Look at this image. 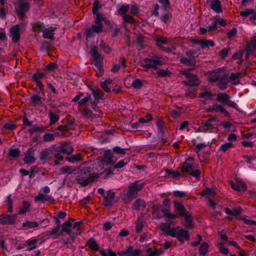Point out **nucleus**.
I'll use <instances>...</instances> for the list:
<instances>
[{
	"mask_svg": "<svg viewBox=\"0 0 256 256\" xmlns=\"http://www.w3.org/2000/svg\"><path fill=\"white\" fill-rule=\"evenodd\" d=\"M152 119V116L148 114H146L144 117L140 118L138 120V122L140 124H146L149 122Z\"/></svg>",
	"mask_w": 256,
	"mask_h": 256,
	"instance_id": "bf43d9fd",
	"label": "nucleus"
},
{
	"mask_svg": "<svg viewBox=\"0 0 256 256\" xmlns=\"http://www.w3.org/2000/svg\"><path fill=\"white\" fill-rule=\"evenodd\" d=\"M102 22H103L106 25L110 28H113V24H112L111 22L106 18V17L102 16L100 14V18Z\"/></svg>",
	"mask_w": 256,
	"mask_h": 256,
	"instance_id": "e2e57ef3",
	"label": "nucleus"
},
{
	"mask_svg": "<svg viewBox=\"0 0 256 256\" xmlns=\"http://www.w3.org/2000/svg\"><path fill=\"white\" fill-rule=\"evenodd\" d=\"M146 252L147 253L146 256H158L160 254V252H158V250L154 246L148 248Z\"/></svg>",
	"mask_w": 256,
	"mask_h": 256,
	"instance_id": "a19ab883",
	"label": "nucleus"
},
{
	"mask_svg": "<svg viewBox=\"0 0 256 256\" xmlns=\"http://www.w3.org/2000/svg\"><path fill=\"white\" fill-rule=\"evenodd\" d=\"M172 74V72L166 69L161 68L156 72L158 78H166L170 77Z\"/></svg>",
	"mask_w": 256,
	"mask_h": 256,
	"instance_id": "2f4dec72",
	"label": "nucleus"
},
{
	"mask_svg": "<svg viewBox=\"0 0 256 256\" xmlns=\"http://www.w3.org/2000/svg\"><path fill=\"white\" fill-rule=\"evenodd\" d=\"M104 206L108 207L114 205L117 202V200H115V192L112 190H108L104 198Z\"/></svg>",
	"mask_w": 256,
	"mask_h": 256,
	"instance_id": "4468645a",
	"label": "nucleus"
},
{
	"mask_svg": "<svg viewBox=\"0 0 256 256\" xmlns=\"http://www.w3.org/2000/svg\"><path fill=\"white\" fill-rule=\"evenodd\" d=\"M51 154L54 156L56 158L63 160L62 154L70 155L74 152V148L69 142H64L60 146L52 145L49 150Z\"/></svg>",
	"mask_w": 256,
	"mask_h": 256,
	"instance_id": "7ed1b4c3",
	"label": "nucleus"
},
{
	"mask_svg": "<svg viewBox=\"0 0 256 256\" xmlns=\"http://www.w3.org/2000/svg\"><path fill=\"white\" fill-rule=\"evenodd\" d=\"M30 206V202L26 200H24L22 202V208L20 209L18 211V214H25L29 210Z\"/></svg>",
	"mask_w": 256,
	"mask_h": 256,
	"instance_id": "c03bdc74",
	"label": "nucleus"
},
{
	"mask_svg": "<svg viewBox=\"0 0 256 256\" xmlns=\"http://www.w3.org/2000/svg\"><path fill=\"white\" fill-rule=\"evenodd\" d=\"M54 139V134L50 133H46L42 137V142H51Z\"/></svg>",
	"mask_w": 256,
	"mask_h": 256,
	"instance_id": "6e6d98bb",
	"label": "nucleus"
},
{
	"mask_svg": "<svg viewBox=\"0 0 256 256\" xmlns=\"http://www.w3.org/2000/svg\"><path fill=\"white\" fill-rule=\"evenodd\" d=\"M114 158L112 151L110 150H106L104 152L102 162L106 166H112L115 164L116 160V159Z\"/></svg>",
	"mask_w": 256,
	"mask_h": 256,
	"instance_id": "ddd939ff",
	"label": "nucleus"
},
{
	"mask_svg": "<svg viewBox=\"0 0 256 256\" xmlns=\"http://www.w3.org/2000/svg\"><path fill=\"white\" fill-rule=\"evenodd\" d=\"M208 244L207 242H202L199 249L200 254L202 256H204L208 252Z\"/></svg>",
	"mask_w": 256,
	"mask_h": 256,
	"instance_id": "a18cd8bd",
	"label": "nucleus"
},
{
	"mask_svg": "<svg viewBox=\"0 0 256 256\" xmlns=\"http://www.w3.org/2000/svg\"><path fill=\"white\" fill-rule=\"evenodd\" d=\"M145 184L144 182L139 184L138 180L131 183L128 188V189L126 196L122 198L124 203L128 204L132 199L137 197L138 192L143 188Z\"/></svg>",
	"mask_w": 256,
	"mask_h": 256,
	"instance_id": "39448f33",
	"label": "nucleus"
},
{
	"mask_svg": "<svg viewBox=\"0 0 256 256\" xmlns=\"http://www.w3.org/2000/svg\"><path fill=\"white\" fill-rule=\"evenodd\" d=\"M89 53L94 62V66L104 64V57L99 53L97 46H94L92 47L90 49Z\"/></svg>",
	"mask_w": 256,
	"mask_h": 256,
	"instance_id": "1a4fd4ad",
	"label": "nucleus"
},
{
	"mask_svg": "<svg viewBox=\"0 0 256 256\" xmlns=\"http://www.w3.org/2000/svg\"><path fill=\"white\" fill-rule=\"evenodd\" d=\"M128 148H122L120 146H114L112 148V151L118 154H125L126 151L128 150Z\"/></svg>",
	"mask_w": 256,
	"mask_h": 256,
	"instance_id": "052dcab7",
	"label": "nucleus"
},
{
	"mask_svg": "<svg viewBox=\"0 0 256 256\" xmlns=\"http://www.w3.org/2000/svg\"><path fill=\"white\" fill-rule=\"evenodd\" d=\"M30 8V6L28 3L20 2L18 6L16 8V13L20 18L22 19L26 12H28Z\"/></svg>",
	"mask_w": 256,
	"mask_h": 256,
	"instance_id": "9b49d317",
	"label": "nucleus"
},
{
	"mask_svg": "<svg viewBox=\"0 0 256 256\" xmlns=\"http://www.w3.org/2000/svg\"><path fill=\"white\" fill-rule=\"evenodd\" d=\"M48 116L50 118V124H55L56 122L60 118V116L54 114L52 111H50L48 112Z\"/></svg>",
	"mask_w": 256,
	"mask_h": 256,
	"instance_id": "3c124183",
	"label": "nucleus"
},
{
	"mask_svg": "<svg viewBox=\"0 0 256 256\" xmlns=\"http://www.w3.org/2000/svg\"><path fill=\"white\" fill-rule=\"evenodd\" d=\"M208 112H221L224 114L226 116H229L230 114L228 111L222 104H215L212 106L206 109Z\"/></svg>",
	"mask_w": 256,
	"mask_h": 256,
	"instance_id": "dca6fc26",
	"label": "nucleus"
},
{
	"mask_svg": "<svg viewBox=\"0 0 256 256\" xmlns=\"http://www.w3.org/2000/svg\"><path fill=\"white\" fill-rule=\"evenodd\" d=\"M179 228V226L171 228L169 224L162 223L160 229L167 235L176 238L180 243H184V240L188 241L190 240V235L188 230L183 228Z\"/></svg>",
	"mask_w": 256,
	"mask_h": 256,
	"instance_id": "f03ea898",
	"label": "nucleus"
},
{
	"mask_svg": "<svg viewBox=\"0 0 256 256\" xmlns=\"http://www.w3.org/2000/svg\"><path fill=\"white\" fill-rule=\"evenodd\" d=\"M238 219L242 220L244 222V223L247 225H250V226L255 225V226H256V222L252 220L247 219L242 216H240L238 218Z\"/></svg>",
	"mask_w": 256,
	"mask_h": 256,
	"instance_id": "69168bd1",
	"label": "nucleus"
},
{
	"mask_svg": "<svg viewBox=\"0 0 256 256\" xmlns=\"http://www.w3.org/2000/svg\"><path fill=\"white\" fill-rule=\"evenodd\" d=\"M180 61L181 64H182L186 66L194 67L196 66V60L194 59L182 57L180 58Z\"/></svg>",
	"mask_w": 256,
	"mask_h": 256,
	"instance_id": "cd10ccee",
	"label": "nucleus"
},
{
	"mask_svg": "<svg viewBox=\"0 0 256 256\" xmlns=\"http://www.w3.org/2000/svg\"><path fill=\"white\" fill-rule=\"evenodd\" d=\"M124 22L130 24H135L136 23V20L132 16L129 14L125 15L122 16Z\"/></svg>",
	"mask_w": 256,
	"mask_h": 256,
	"instance_id": "13d9d810",
	"label": "nucleus"
},
{
	"mask_svg": "<svg viewBox=\"0 0 256 256\" xmlns=\"http://www.w3.org/2000/svg\"><path fill=\"white\" fill-rule=\"evenodd\" d=\"M44 29V26L42 22H36L32 24V30L36 32H43Z\"/></svg>",
	"mask_w": 256,
	"mask_h": 256,
	"instance_id": "37998d69",
	"label": "nucleus"
},
{
	"mask_svg": "<svg viewBox=\"0 0 256 256\" xmlns=\"http://www.w3.org/2000/svg\"><path fill=\"white\" fill-rule=\"evenodd\" d=\"M99 46L102 50L108 54H110L112 52V49L103 40L100 42Z\"/></svg>",
	"mask_w": 256,
	"mask_h": 256,
	"instance_id": "e433bc0d",
	"label": "nucleus"
},
{
	"mask_svg": "<svg viewBox=\"0 0 256 256\" xmlns=\"http://www.w3.org/2000/svg\"><path fill=\"white\" fill-rule=\"evenodd\" d=\"M54 34V30L44 28L43 30L42 37L46 39L52 40Z\"/></svg>",
	"mask_w": 256,
	"mask_h": 256,
	"instance_id": "58836bf2",
	"label": "nucleus"
},
{
	"mask_svg": "<svg viewBox=\"0 0 256 256\" xmlns=\"http://www.w3.org/2000/svg\"><path fill=\"white\" fill-rule=\"evenodd\" d=\"M128 164V162L125 160H122L117 162L116 164H114V168L116 169L121 168H124Z\"/></svg>",
	"mask_w": 256,
	"mask_h": 256,
	"instance_id": "680f3d73",
	"label": "nucleus"
},
{
	"mask_svg": "<svg viewBox=\"0 0 256 256\" xmlns=\"http://www.w3.org/2000/svg\"><path fill=\"white\" fill-rule=\"evenodd\" d=\"M112 80L110 78H108L104 82H102L101 87L106 92H111V89L108 86L112 84Z\"/></svg>",
	"mask_w": 256,
	"mask_h": 256,
	"instance_id": "4c0bfd02",
	"label": "nucleus"
},
{
	"mask_svg": "<svg viewBox=\"0 0 256 256\" xmlns=\"http://www.w3.org/2000/svg\"><path fill=\"white\" fill-rule=\"evenodd\" d=\"M144 85V80L140 78L134 80L132 84V86L134 89H140Z\"/></svg>",
	"mask_w": 256,
	"mask_h": 256,
	"instance_id": "ea45409f",
	"label": "nucleus"
},
{
	"mask_svg": "<svg viewBox=\"0 0 256 256\" xmlns=\"http://www.w3.org/2000/svg\"><path fill=\"white\" fill-rule=\"evenodd\" d=\"M214 129H216V128L214 126L208 122V120L206 122L202 123L200 128V130L204 132H212L214 131Z\"/></svg>",
	"mask_w": 256,
	"mask_h": 256,
	"instance_id": "4be33fe9",
	"label": "nucleus"
},
{
	"mask_svg": "<svg viewBox=\"0 0 256 256\" xmlns=\"http://www.w3.org/2000/svg\"><path fill=\"white\" fill-rule=\"evenodd\" d=\"M91 100H92L91 94L89 93H86V95L78 102V106H86L88 102H90V105L91 106Z\"/></svg>",
	"mask_w": 256,
	"mask_h": 256,
	"instance_id": "a878e982",
	"label": "nucleus"
},
{
	"mask_svg": "<svg viewBox=\"0 0 256 256\" xmlns=\"http://www.w3.org/2000/svg\"><path fill=\"white\" fill-rule=\"evenodd\" d=\"M30 103L34 106H40L42 104V98L38 94H32L30 98Z\"/></svg>",
	"mask_w": 256,
	"mask_h": 256,
	"instance_id": "bb28decb",
	"label": "nucleus"
},
{
	"mask_svg": "<svg viewBox=\"0 0 256 256\" xmlns=\"http://www.w3.org/2000/svg\"><path fill=\"white\" fill-rule=\"evenodd\" d=\"M10 36L12 38V41L16 43L20 40V26L17 24L12 26L9 30Z\"/></svg>",
	"mask_w": 256,
	"mask_h": 256,
	"instance_id": "2eb2a0df",
	"label": "nucleus"
},
{
	"mask_svg": "<svg viewBox=\"0 0 256 256\" xmlns=\"http://www.w3.org/2000/svg\"><path fill=\"white\" fill-rule=\"evenodd\" d=\"M136 230L137 234L140 233L143 230L144 225L140 218H138L136 222Z\"/></svg>",
	"mask_w": 256,
	"mask_h": 256,
	"instance_id": "de8ad7c7",
	"label": "nucleus"
},
{
	"mask_svg": "<svg viewBox=\"0 0 256 256\" xmlns=\"http://www.w3.org/2000/svg\"><path fill=\"white\" fill-rule=\"evenodd\" d=\"M210 6L217 14H220L222 12V2L220 0H212Z\"/></svg>",
	"mask_w": 256,
	"mask_h": 256,
	"instance_id": "b1692460",
	"label": "nucleus"
},
{
	"mask_svg": "<svg viewBox=\"0 0 256 256\" xmlns=\"http://www.w3.org/2000/svg\"><path fill=\"white\" fill-rule=\"evenodd\" d=\"M49 150L50 148L46 150H43L40 152V159L41 160L46 162L50 158V154H51V152Z\"/></svg>",
	"mask_w": 256,
	"mask_h": 256,
	"instance_id": "c756f323",
	"label": "nucleus"
},
{
	"mask_svg": "<svg viewBox=\"0 0 256 256\" xmlns=\"http://www.w3.org/2000/svg\"><path fill=\"white\" fill-rule=\"evenodd\" d=\"M233 146V144L230 142H226L220 146L219 150L223 152H226Z\"/></svg>",
	"mask_w": 256,
	"mask_h": 256,
	"instance_id": "864d4df0",
	"label": "nucleus"
},
{
	"mask_svg": "<svg viewBox=\"0 0 256 256\" xmlns=\"http://www.w3.org/2000/svg\"><path fill=\"white\" fill-rule=\"evenodd\" d=\"M192 170V165L187 162H184L182 168V172L188 174Z\"/></svg>",
	"mask_w": 256,
	"mask_h": 256,
	"instance_id": "8fccbe9b",
	"label": "nucleus"
},
{
	"mask_svg": "<svg viewBox=\"0 0 256 256\" xmlns=\"http://www.w3.org/2000/svg\"><path fill=\"white\" fill-rule=\"evenodd\" d=\"M152 214L155 215L157 218L162 217L161 214V206L159 204H154L152 207Z\"/></svg>",
	"mask_w": 256,
	"mask_h": 256,
	"instance_id": "f704fd0d",
	"label": "nucleus"
},
{
	"mask_svg": "<svg viewBox=\"0 0 256 256\" xmlns=\"http://www.w3.org/2000/svg\"><path fill=\"white\" fill-rule=\"evenodd\" d=\"M156 126L160 136H162L164 135L165 130L166 129V126L164 122L162 120H158L156 122Z\"/></svg>",
	"mask_w": 256,
	"mask_h": 256,
	"instance_id": "7c9ffc66",
	"label": "nucleus"
},
{
	"mask_svg": "<svg viewBox=\"0 0 256 256\" xmlns=\"http://www.w3.org/2000/svg\"><path fill=\"white\" fill-rule=\"evenodd\" d=\"M32 80L36 83V86L38 87L42 95L44 96L45 95V92L44 90V85L42 84V82L40 80L38 79L36 75H32Z\"/></svg>",
	"mask_w": 256,
	"mask_h": 256,
	"instance_id": "c9c22d12",
	"label": "nucleus"
},
{
	"mask_svg": "<svg viewBox=\"0 0 256 256\" xmlns=\"http://www.w3.org/2000/svg\"><path fill=\"white\" fill-rule=\"evenodd\" d=\"M74 220L72 218H70L66 222L62 224V231L64 232H70L71 230L70 228H72V222H73Z\"/></svg>",
	"mask_w": 256,
	"mask_h": 256,
	"instance_id": "473e14b6",
	"label": "nucleus"
},
{
	"mask_svg": "<svg viewBox=\"0 0 256 256\" xmlns=\"http://www.w3.org/2000/svg\"><path fill=\"white\" fill-rule=\"evenodd\" d=\"M164 64V58L162 56L154 55L150 58H146L142 60V66L146 69L157 70L158 66Z\"/></svg>",
	"mask_w": 256,
	"mask_h": 256,
	"instance_id": "423d86ee",
	"label": "nucleus"
},
{
	"mask_svg": "<svg viewBox=\"0 0 256 256\" xmlns=\"http://www.w3.org/2000/svg\"><path fill=\"white\" fill-rule=\"evenodd\" d=\"M34 150L32 148H30L26 151L23 159L24 164L30 165L35 162L36 158L34 156Z\"/></svg>",
	"mask_w": 256,
	"mask_h": 256,
	"instance_id": "f3484780",
	"label": "nucleus"
},
{
	"mask_svg": "<svg viewBox=\"0 0 256 256\" xmlns=\"http://www.w3.org/2000/svg\"><path fill=\"white\" fill-rule=\"evenodd\" d=\"M17 218V214H3L0 216V225H13Z\"/></svg>",
	"mask_w": 256,
	"mask_h": 256,
	"instance_id": "9d476101",
	"label": "nucleus"
},
{
	"mask_svg": "<svg viewBox=\"0 0 256 256\" xmlns=\"http://www.w3.org/2000/svg\"><path fill=\"white\" fill-rule=\"evenodd\" d=\"M66 159L70 162L75 163L82 160V156L80 154H78L72 155L71 156L66 157Z\"/></svg>",
	"mask_w": 256,
	"mask_h": 256,
	"instance_id": "49530a36",
	"label": "nucleus"
},
{
	"mask_svg": "<svg viewBox=\"0 0 256 256\" xmlns=\"http://www.w3.org/2000/svg\"><path fill=\"white\" fill-rule=\"evenodd\" d=\"M174 207L179 216H183L184 214L187 212V210L184 204L177 200H174L172 202Z\"/></svg>",
	"mask_w": 256,
	"mask_h": 256,
	"instance_id": "a211bd4d",
	"label": "nucleus"
},
{
	"mask_svg": "<svg viewBox=\"0 0 256 256\" xmlns=\"http://www.w3.org/2000/svg\"><path fill=\"white\" fill-rule=\"evenodd\" d=\"M172 16V13L167 12L162 16H159L158 18L164 23L170 24L171 22Z\"/></svg>",
	"mask_w": 256,
	"mask_h": 256,
	"instance_id": "79ce46f5",
	"label": "nucleus"
},
{
	"mask_svg": "<svg viewBox=\"0 0 256 256\" xmlns=\"http://www.w3.org/2000/svg\"><path fill=\"white\" fill-rule=\"evenodd\" d=\"M90 90L92 92V94L94 98V100H91V108L94 110H96L98 108V104L100 102V100L102 99L104 96V94L100 89H94L91 88Z\"/></svg>",
	"mask_w": 256,
	"mask_h": 256,
	"instance_id": "6e6552de",
	"label": "nucleus"
},
{
	"mask_svg": "<svg viewBox=\"0 0 256 256\" xmlns=\"http://www.w3.org/2000/svg\"><path fill=\"white\" fill-rule=\"evenodd\" d=\"M216 100L230 108L238 110V106L236 102L230 100V96L225 92H219L217 94Z\"/></svg>",
	"mask_w": 256,
	"mask_h": 256,
	"instance_id": "0eeeda50",
	"label": "nucleus"
},
{
	"mask_svg": "<svg viewBox=\"0 0 256 256\" xmlns=\"http://www.w3.org/2000/svg\"><path fill=\"white\" fill-rule=\"evenodd\" d=\"M212 96V92L210 91L205 90L204 91L200 92L199 94V98H210Z\"/></svg>",
	"mask_w": 256,
	"mask_h": 256,
	"instance_id": "0e129e2a",
	"label": "nucleus"
},
{
	"mask_svg": "<svg viewBox=\"0 0 256 256\" xmlns=\"http://www.w3.org/2000/svg\"><path fill=\"white\" fill-rule=\"evenodd\" d=\"M77 170L76 180L82 186L96 181L99 178L98 173L92 172L91 168L85 165L80 166Z\"/></svg>",
	"mask_w": 256,
	"mask_h": 256,
	"instance_id": "f257e3e1",
	"label": "nucleus"
},
{
	"mask_svg": "<svg viewBox=\"0 0 256 256\" xmlns=\"http://www.w3.org/2000/svg\"><path fill=\"white\" fill-rule=\"evenodd\" d=\"M40 224L37 222H32L30 220H26L22 224L23 230H28L38 227Z\"/></svg>",
	"mask_w": 256,
	"mask_h": 256,
	"instance_id": "393cba45",
	"label": "nucleus"
},
{
	"mask_svg": "<svg viewBox=\"0 0 256 256\" xmlns=\"http://www.w3.org/2000/svg\"><path fill=\"white\" fill-rule=\"evenodd\" d=\"M35 202H41L43 203H44L46 202H54V198L50 196L44 194L42 193L39 194L37 196L34 198V199Z\"/></svg>",
	"mask_w": 256,
	"mask_h": 256,
	"instance_id": "aec40b11",
	"label": "nucleus"
},
{
	"mask_svg": "<svg viewBox=\"0 0 256 256\" xmlns=\"http://www.w3.org/2000/svg\"><path fill=\"white\" fill-rule=\"evenodd\" d=\"M248 50H254L256 52V36H254L251 40Z\"/></svg>",
	"mask_w": 256,
	"mask_h": 256,
	"instance_id": "774afa93",
	"label": "nucleus"
},
{
	"mask_svg": "<svg viewBox=\"0 0 256 256\" xmlns=\"http://www.w3.org/2000/svg\"><path fill=\"white\" fill-rule=\"evenodd\" d=\"M230 185L232 188L237 192H244L247 188L246 184L239 180H237L236 182H231Z\"/></svg>",
	"mask_w": 256,
	"mask_h": 256,
	"instance_id": "6ab92c4d",
	"label": "nucleus"
},
{
	"mask_svg": "<svg viewBox=\"0 0 256 256\" xmlns=\"http://www.w3.org/2000/svg\"><path fill=\"white\" fill-rule=\"evenodd\" d=\"M100 18V14L98 12L91 26L86 28L84 35L87 41L94 39L96 34H100L102 32L104 24Z\"/></svg>",
	"mask_w": 256,
	"mask_h": 256,
	"instance_id": "20e7f679",
	"label": "nucleus"
},
{
	"mask_svg": "<svg viewBox=\"0 0 256 256\" xmlns=\"http://www.w3.org/2000/svg\"><path fill=\"white\" fill-rule=\"evenodd\" d=\"M86 246L94 252H98L100 247L97 244L96 240L93 237L90 238L86 242Z\"/></svg>",
	"mask_w": 256,
	"mask_h": 256,
	"instance_id": "412c9836",
	"label": "nucleus"
},
{
	"mask_svg": "<svg viewBox=\"0 0 256 256\" xmlns=\"http://www.w3.org/2000/svg\"><path fill=\"white\" fill-rule=\"evenodd\" d=\"M184 76L188 79L184 81V84L190 86H198L199 80L198 76L192 73H186Z\"/></svg>",
	"mask_w": 256,
	"mask_h": 256,
	"instance_id": "f8f14e48",
	"label": "nucleus"
},
{
	"mask_svg": "<svg viewBox=\"0 0 256 256\" xmlns=\"http://www.w3.org/2000/svg\"><path fill=\"white\" fill-rule=\"evenodd\" d=\"M60 227L56 226L52 230L48 232L50 236H52L54 238H58L60 236H62L63 234L62 232H60L59 230Z\"/></svg>",
	"mask_w": 256,
	"mask_h": 256,
	"instance_id": "c85d7f7f",
	"label": "nucleus"
},
{
	"mask_svg": "<svg viewBox=\"0 0 256 256\" xmlns=\"http://www.w3.org/2000/svg\"><path fill=\"white\" fill-rule=\"evenodd\" d=\"M204 46H202V48H208L209 47L213 48L215 46V44H214V41L212 40H204Z\"/></svg>",
	"mask_w": 256,
	"mask_h": 256,
	"instance_id": "338daca9",
	"label": "nucleus"
},
{
	"mask_svg": "<svg viewBox=\"0 0 256 256\" xmlns=\"http://www.w3.org/2000/svg\"><path fill=\"white\" fill-rule=\"evenodd\" d=\"M154 40L156 43V44H167L168 42V40L167 38L160 36H156L154 38Z\"/></svg>",
	"mask_w": 256,
	"mask_h": 256,
	"instance_id": "4d7b16f0",
	"label": "nucleus"
},
{
	"mask_svg": "<svg viewBox=\"0 0 256 256\" xmlns=\"http://www.w3.org/2000/svg\"><path fill=\"white\" fill-rule=\"evenodd\" d=\"M60 172L65 174H76L78 173V170L77 169H73L72 167L70 166H64L60 168Z\"/></svg>",
	"mask_w": 256,
	"mask_h": 256,
	"instance_id": "72a5a7b5",
	"label": "nucleus"
},
{
	"mask_svg": "<svg viewBox=\"0 0 256 256\" xmlns=\"http://www.w3.org/2000/svg\"><path fill=\"white\" fill-rule=\"evenodd\" d=\"M82 113L84 117L89 118H92L94 114H92V111L89 109L87 106H85L82 110Z\"/></svg>",
	"mask_w": 256,
	"mask_h": 256,
	"instance_id": "5fc2aeb1",
	"label": "nucleus"
},
{
	"mask_svg": "<svg viewBox=\"0 0 256 256\" xmlns=\"http://www.w3.org/2000/svg\"><path fill=\"white\" fill-rule=\"evenodd\" d=\"M20 154V152L18 148H10L9 150L8 154L14 158H18Z\"/></svg>",
	"mask_w": 256,
	"mask_h": 256,
	"instance_id": "09e8293b",
	"label": "nucleus"
},
{
	"mask_svg": "<svg viewBox=\"0 0 256 256\" xmlns=\"http://www.w3.org/2000/svg\"><path fill=\"white\" fill-rule=\"evenodd\" d=\"M146 207V203L142 198H138L133 203L132 208L136 210H138L140 209L145 208Z\"/></svg>",
	"mask_w": 256,
	"mask_h": 256,
	"instance_id": "5701e85b",
	"label": "nucleus"
},
{
	"mask_svg": "<svg viewBox=\"0 0 256 256\" xmlns=\"http://www.w3.org/2000/svg\"><path fill=\"white\" fill-rule=\"evenodd\" d=\"M130 10V6L128 4H123L118 9V12L121 16L126 15V12Z\"/></svg>",
	"mask_w": 256,
	"mask_h": 256,
	"instance_id": "603ef678",
	"label": "nucleus"
}]
</instances>
